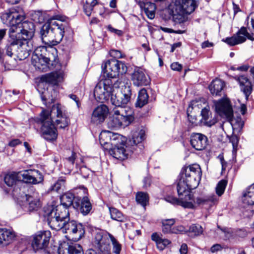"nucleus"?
I'll use <instances>...</instances> for the list:
<instances>
[{
	"label": "nucleus",
	"mask_w": 254,
	"mask_h": 254,
	"mask_svg": "<svg viewBox=\"0 0 254 254\" xmlns=\"http://www.w3.org/2000/svg\"><path fill=\"white\" fill-rule=\"evenodd\" d=\"M37 47L32 57V62L36 68L43 70L45 67L57 69L50 73L42 75L35 79H64L66 78L65 67L59 64L58 51L49 44Z\"/></svg>",
	"instance_id": "nucleus-1"
},
{
	"label": "nucleus",
	"mask_w": 254,
	"mask_h": 254,
	"mask_svg": "<svg viewBox=\"0 0 254 254\" xmlns=\"http://www.w3.org/2000/svg\"><path fill=\"white\" fill-rule=\"evenodd\" d=\"M109 99L111 103L116 106L112 113L108 125L111 127H119L128 126L133 120V111L126 106L130 102L131 98L121 92H112Z\"/></svg>",
	"instance_id": "nucleus-2"
},
{
	"label": "nucleus",
	"mask_w": 254,
	"mask_h": 254,
	"mask_svg": "<svg viewBox=\"0 0 254 254\" xmlns=\"http://www.w3.org/2000/svg\"><path fill=\"white\" fill-rule=\"evenodd\" d=\"M25 18L23 15L13 9L3 13L1 16L3 22L10 27L9 31L13 29V33L21 34L24 39L32 41L35 31V25L32 22L24 21Z\"/></svg>",
	"instance_id": "nucleus-3"
},
{
	"label": "nucleus",
	"mask_w": 254,
	"mask_h": 254,
	"mask_svg": "<svg viewBox=\"0 0 254 254\" xmlns=\"http://www.w3.org/2000/svg\"><path fill=\"white\" fill-rule=\"evenodd\" d=\"M66 115L63 107L60 104H56L52 106L51 112L43 110L40 114L37 123L41 124V131L43 137L48 141L56 139L58 133L57 129L53 123V120Z\"/></svg>",
	"instance_id": "nucleus-4"
},
{
	"label": "nucleus",
	"mask_w": 254,
	"mask_h": 254,
	"mask_svg": "<svg viewBox=\"0 0 254 254\" xmlns=\"http://www.w3.org/2000/svg\"><path fill=\"white\" fill-rule=\"evenodd\" d=\"M131 84L129 82L123 80H116L113 83L112 80H100L94 89V95L101 102L109 100L111 94L115 92L116 90L120 88L121 94L127 95L131 97Z\"/></svg>",
	"instance_id": "nucleus-5"
},
{
	"label": "nucleus",
	"mask_w": 254,
	"mask_h": 254,
	"mask_svg": "<svg viewBox=\"0 0 254 254\" xmlns=\"http://www.w3.org/2000/svg\"><path fill=\"white\" fill-rule=\"evenodd\" d=\"M110 54L113 58L103 62L100 79L119 77L120 75H123L127 71V67L125 63L117 59L124 57L120 51L111 50Z\"/></svg>",
	"instance_id": "nucleus-6"
},
{
	"label": "nucleus",
	"mask_w": 254,
	"mask_h": 254,
	"mask_svg": "<svg viewBox=\"0 0 254 254\" xmlns=\"http://www.w3.org/2000/svg\"><path fill=\"white\" fill-rule=\"evenodd\" d=\"M68 24L49 19L41 28L39 34L45 44L56 46L63 40Z\"/></svg>",
	"instance_id": "nucleus-7"
},
{
	"label": "nucleus",
	"mask_w": 254,
	"mask_h": 254,
	"mask_svg": "<svg viewBox=\"0 0 254 254\" xmlns=\"http://www.w3.org/2000/svg\"><path fill=\"white\" fill-rule=\"evenodd\" d=\"M47 220L52 229L57 231L62 230L65 221L69 220L68 211L61 206H57L48 213Z\"/></svg>",
	"instance_id": "nucleus-8"
},
{
	"label": "nucleus",
	"mask_w": 254,
	"mask_h": 254,
	"mask_svg": "<svg viewBox=\"0 0 254 254\" xmlns=\"http://www.w3.org/2000/svg\"><path fill=\"white\" fill-rule=\"evenodd\" d=\"M195 0H176L172 10L173 18L175 22L179 23L185 21L183 15L190 14L197 7Z\"/></svg>",
	"instance_id": "nucleus-9"
},
{
	"label": "nucleus",
	"mask_w": 254,
	"mask_h": 254,
	"mask_svg": "<svg viewBox=\"0 0 254 254\" xmlns=\"http://www.w3.org/2000/svg\"><path fill=\"white\" fill-rule=\"evenodd\" d=\"M60 80H39L37 84V89L41 94L44 104L48 107L47 102H54L52 96L50 95V91H56L60 87Z\"/></svg>",
	"instance_id": "nucleus-10"
},
{
	"label": "nucleus",
	"mask_w": 254,
	"mask_h": 254,
	"mask_svg": "<svg viewBox=\"0 0 254 254\" xmlns=\"http://www.w3.org/2000/svg\"><path fill=\"white\" fill-rule=\"evenodd\" d=\"M202 173L200 166L194 164L182 168L180 176L190 182L191 187L196 188L200 181Z\"/></svg>",
	"instance_id": "nucleus-11"
},
{
	"label": "nucleus",
	"mask_w": 254,
	"mask_h": 254,
	"mask_svg": "<svg viewBox=\"0 0 254 254\" xmlns=\"http://www.w3.org/2000/svg\"><path fill=\"white\" fill-rule=\"evenodd\" d=\"M21 34L13 33V29L9 31V36L7 40V43L5 47L6 55L11 57L13 55H16L19 46L24 45L21 40Z\"/></svg>",
	"instance_id": "nucleus-12"
},
{
	"label": "nucleus",
	"mask_w": 254,
	"mask_h": 254,
	"mask_svg": "<svg viewBox=\"0 0 254 254\" xmlns=\"http://www.w3.org/2000/svg\"><path fill=\"white\" fill-rule=\"evenodd\" d=\"M62 230L66 233L72 235V239L74 241L79 240L85 233L83 225L81 223H77L74 221H65Z\"/></svg>",
	"instance_id": "nucleus-13"
},
{
	"label": "nucleus",
	"mask_w": 254,
	"mask_h": 254,
	"mask_svg": "<svg viewBox=\"0 0 254 254\" xmlns=\"http://www.w3.org/2000/svg\"><path fill=\"white\" fill-rule=\"evenodd\" d=\"M247 38L251 41L254 40V37L248 32L247 28L243 26L235 35L227 37L225 39H223L222 41L231 46H233L244 43Z\"/></svg>",
	"instance_id": "nucleus-14"
},
{
	"label": "nucleus",
	"mask_w": 254,
	"mask_h": 254,
	"mask_svg": "<svg viewBox=\"0 0 254 254\" xmlns=\"http://www.w3.org/2000/svg\"><path fill=\"white\" fill-rule=\"evenodd\" d=\"M122 138L125 139L120 134L107 130L102 131L99 135L100 143L106 150L113 145H116L117 141L119 142Z\"/></svg>",
	"instance_id": "nucleus-15"
},
{
	"label": "nucleus",
	"mask_w": 254,
	"mask_h": 254,
	"mask_svg": "<svg viewBox=\"0 0 254 254\" xmlns=\"http://www.w3.org/2000/svg\"><path fill=\"white\" fill-rule=\"evenodd\" d=\"M215 111L219 115L227 120H231L233 116V110L228 99H222L215 104Z\"/></svg>",
	"instance_id": "nucleus-16"
},
{
	"label": "nucleus",
	"mask_w": 254,
	"mask_h": 254,
	"mask_svg": "<svg viewBox=\"0 0 254 254\" xmlns=\"http://www.w3.org/2000/svg\"><path fill=\"white\" fill-rule=\"evenodd\" d=\"M109 236L103 232H98L96 234L93 241L94 249L97 253H101L105 252H110V245Z\"/></svg>",
	"instance_id": "nucleus-17"
},
{
	"label": "nucleus",
	"mask_w": 254,
	"mask_h": 254,
	"mask_svg": "<svg viewBox=\"0 0 254 254\" xmlns=\"http://www.w3.org/2000/svg\"><path fill=\"white\" fill-rule=\"evenodd\" d=\"M51 237L49 231L39 232L33 238L32 247L35 251L45 249L48 246Z\"/></svg>",
	"instance_id": "nucleus-18"
},
{
	"label": "nucleus",
	"mask_w": 254,
	"mask_h": 254,
	"mask_svg": "<svg viewBox=\"0 0 254 254\" xmlns=\"http://www.w3.org/2000/svg\"><path fill=\"white\" fill-rule=\"evenodd\" d=\"M181 178L179 179L177 184V191L179 197H183L186 201L192 199V195L190 193V190L195 189L196 188L191 187L190 186V182L187 181L184 178L180 176Z\"/></svg>",
	"instance_id": "nucleus-19"
},
{
	"label": "nucleus",
	"mask_w": 254,
	"mask_h": 254,
	"mask_svg": "<svg viewBox=\"0 0 254 254\" xmlns=\"http://www.w3.org/2000/svg\"><path fill=\"white\" fill-rule=\"evenodd\" d=\"M122 139L119 142L117 141L116 145H113L107 149L110 155L117 159L124 160L128 155V151L125 148L123 143L124 140Z\"/></svg>",
	"instance_id": "nucleus-20"
},
{
	"label": "nucleus",
	"mask_w": 254,
	"mask_h": 254,
	"mask_svg": "<svg viewBox=\"0 0 254 254\" xmlns=\"http://www.w3.org/2000/svg\"><path fill=\"white\" fill-rule=\"evenodd\" d=\"M206 136L200 133H192L190 135V143L191 146L197 150H202L207 145Z\"/></svg>",
	"instance_id": "nucleus-21"
},
{
	"label": "nucleus",
	"mask_w": 254,
	"mask_h": 254,
	"mask_svg": "<svg viewBox=\"0 0 254 254\" xmlns=\"http://www.w3.org/2000/svg\"><path fill=\"white\" fill-rule=\"evenodd\" d=\"M109 113V109L105 105L97 106L93 111L91 121L92 123L98 124L103 122Z\"/></svg>",
	"instance_id": "nucleus-22"
},
{
	"label": "nucleus",
	"mask_w": 254,
	"mask_h": 254,
	"mask_svg": "<svg viewBox=\"0 0 254 254\" xmlns=\"http://www.w3.org/2000/svg\"><path fill=\"white\" fill-rule=\"evenodd\" d=\"M74 208L79 209L83 215H86L91 210L92 205L87 196H84L81 198V196H77L75 199Z\"/></svg>",
	"instance_id": "nucleus-23"
},
{
	"label": "nucleus",
	"mask_w": 254,
	"mask_h": 254,
	"mask_svg": "<svg viewBox=\"0 0 254 254\" xmlns=\"http://www.w3.org/2000/svg\"><path fill=\"white\" fill-rule=\"evenodd\" d=\"M21 42H23L24 45H20L19 46L18 52H16V56L20 60L25 59L29 55V52L32 50V41L27 40L21 38Z\"/></svg>",
	"instance_id": "nucleus-24"
},
{
	"label": "nucleus",
	"mask_w": 254,
	"mask_h": 254,
	"mask_svg": "<svg viewBox=\"0 0 254 254\" xmlns=\"http://www.w3.org/2000/svg\"><path fill=\"white\" fill-rule=\"evenodd\" d=\"M16 234L14 231L7 229H0V245L6 246L11 243L15 239Z\"/></svg>",
	"instance_id": "nucleus-25"
},
{
	"label": "nucleus",
	"mask_w": 254,
	"mask_h": 254,
	"mask_svg": "<svg viewBox=\"0 0 254 254\" xmlns=\"http://www.w3.org/2000/svg\"><path fill=\"white\" fill-rule=\"evenodd\" d=\"M34 174L30 175L26 171H24L23 173L20 172V175H21L23 179L26 182L37 184L41 183L43 181V176L39 171L33 172Z\"/></svg>",
	"instance_id": "nucleus-26"
},
{
	"label": "nucleus",
	"mask_w": 254,
	"mask_h": 254,
	"mask_svg": "<svg viewBox=\"0 0 254 254\" xmlns=\"http://www.w3.org/2000/svg\"><path fill=\"white\" fill-rule=\"evenodd\" d=\"M211 115L209 106L205 105L201 111V122L204 125L208 127H212L218 122L217 118L215 116L210 119Z\"/></svg>",
	"instance_id": "nucleus-27"
},
{
	"label": "nucleus",
	"mask_w": 254,
	"mask_h": 254,
	"mask_svg": "<svg viewBox=\"0 0 254 254\" xmlns=\"http://www.w3.org/2000/svg\"><path fill=\"white\" fill-rule=\"evenodd\" d=\"M58 253L59 254H83L82 247L77 244L60 247Z\"/></svg>",
	"instance_id": "nucleus-28"
},
{
	"label": "nucleus",
	"mask_w": 254,
	"mask_h": 254,
	"mask_svg": "<svg viewBox=\"0 0 254 254\" xmlns=\"http://www.w3.org/2000/svg\"><path fill=\"white\" fill-rule=\"evenodd\" d=\"M165 200L172 204L181 205L185 208L193 209L194 207V205L192 201H186L182 196L179 197V198H177L173 196H169L165 198Z\"/></svg>",
	"instance_id": "nucleus-29"
},
{
	"label": "nucleus",
	"mask_w": 254,
	"mask_h": 254,
	"mask_svg": "<svg viewBox=\"0 0 254 254\" xmlns=\"http://www.w3.org/2000/svg\"><path fill=\"white\" fill-rule=\"evenodd\" d=\"M205 105H208L204 99H195L191 101L187 109V113H194L199 112L200 109L204 108Z\"/></svg>",
	"instance_id": "nucleus-30"
},
{
	"label": "nucleus",
	"mask_w": 254,
	"mask_h": 254,
	"mask_svg": "<svg viewBox=\"0 0 254 254\" xmlns=\"http://www.w3.org/2000/svg\"><path fill=\"white\" fill-rule=\"evenodd\" d=\"M242 201L244 204L249 205L254 204V183L249 186L244 192Z\"/></svg>",
	"instance_id": "nucleus-31"
},
{
	"label": "nucleus",
	"mask_w": 254,
	"mask_h": 254,
	"mask_svg": "<svg viewBox=\"0 0 254 254\" xmlns=\"http://www.w3.org/2000/svg\"><path fill=\"white\" fill-rule=\"evenodd\" d=\"M76 196H74V194L70 192H67L62 195L61 197V206L63 208H65L67 210V208L71 205L74 207V203Z\"/></svg>",
	"instance_id": "nucleus-32"
},
{
	"label": "nucleus",
	"mask_w": 254,
	"mask_h": 254,
	"mask_svg": "<svg viewBox=\"0 0 254 254\" xmlns=\"http://www.w3.org/2000/svg\"><path fill=\"white\" fill-rule=\"evenodd\" d=\"M26 201L28 202V210L30 212L37 211L41 205L38 198L33 196L25 195Z\"/></svg>",
	"instance_id": "nucleus-33"
},
{
	"label": "nucleus",
	"mask_w": 254,
	"mask_h": 254,
	"mask_svg": "<svg viewBox=\"0 0 254 254\" xmlns=\"http://www.w3.org/2000/svg\"><path fill=\"white\" fill-rule=\"evenodd\" d=\"M148 95L147 91L144 88L141 89L138 92V95L136 102L135 104L137 108H142L148 102Z\"/></svg>",
	"instance_id": "nucleus-34"
},
{
	"label": "nucleus",
	"mask_w": 254,
	"mask_h": 254,
	"mask_svg": "<svg viewBox=\"0 0 254 254\" xmlns=\"http://www.w3.org/2000/svg\"><path fill=\"white\" fill-rule=\"evenodd\" d=\"M225 85L223 80H212L209 86V88L213 95H218L221 92Z\"/></svg>",
	"instance_id": "nucleus-35"
},
{
	"label": "nucleus",
	"mask_w": 254,
	"mask_h": 254,
	"mask_svg": "<svg viewBox=\"0 0 254 254\" xmlns=\"http://www.w3.org/2000/svg\"><path fill=\"white\" fill-rule=\"evenodd\" d=\"M151 239L153 241L156 242L157 248L160 250H163L171 243V242L168 239L161 238L156 233L152 234Z\"/></svg>",
	"instance_id": "nucleus-36"
},
{
	"label": "nucleus",
	"mask_w": 254,
	"mask_h": 254,
	"mask_svg": "<svg viewBox=\"0 0 254 254\" xmlns=\"http://www.w3.org/2000/svg\"><path fill=\"white\" fill-rule=\"evenodd\" d=\"M241 91H242L246 96V99H248L249 96L251 94L253 88L250 80H238Z\"/></svg>",
	"instance_id": "nucleus-37"
},
{
	"label": "nucleus",
	"mask_w": 254,
	"mask_h": 254,
	"mask_svg": "<svg viewBox=\"0 0 254 254\" xmlns=\"http://www.w3.org/2000/svg\"><path fill=\"white\" fill-rule=\"evenodd\" d=\"M145 132L143 129L140 130L138 132H135L133 133L132 139L129 141L131 145H134L137 146L138 144L141 143L145 139Z\"/></svg>",
	"instance_id": "nucleus-38"
},
{
	"label": "nucleus",
	"mask_w": 254,
	"mask_h": 254,
	"mask_svg": "<svg viewBox=\"0 0 254 254\" xmlns=\"http://www.w3.org/2000/svg\"><path fill=\"white\" fill-rule=\"evenodd\" d=\"M174 219H162V232L164 234H172V226L175 223Z\"/></svg>",
	"instance_id": "nucleus-39"
},
{
	"label": "nucleus",
	"mask_w": 254,
	"mask_h": 254,
	"mask_svg": "<svg viewBox=\"0 0 254 254\" xmlns=\"http://www.w3.org/2000/svg\"><path fill=\"white\" fill-rule=\"evenodd\" d=\"M109 211L111 217L113 220L120 222H123L125 220V217L124 215L117 208L114 207H109Z\"/></svg>",
	"instance_id": "nucleus-40"
},
{
	"label": "nucleus",
	"mask_w": 254,
	"mask_h": 254,
	"mask_svg": "<svg viewBox=\"0 0 254 254\" xmlns=\"http://www.w3.org/2000/svg\"><path fill=\"white\" fill-rule=\"evenodd\" d=\"M136 200L138 203L145 208L149 201L148 194L146 192H138L136 194Z\"/></svg>",
	"instance_id": "nucleus-41"
},
{
	"label": "nucleus",
	"mask_w": 254,
	"mask_h": 254,
	"mask_svg": "<svg viewBox=\"0 0 254 254\" xmlns=\"http://www.w3.org/2000/svg\"><path fill=\"white\" fill-rule=\"evenodd\" d=\"M19 175H20V172L18 174L14 173L6 175L4 179L5 183L9 187L12 186L16 183Z\"/></svg>",
	"instance_id": "nucleus-42"
},
{
	"label": "nucleus",
	"mask_w": 254,
	"mask_h": 254,
	"mask_svg": "<svg viewBox=\"0 0 254 254\" xmlns=\"http://www.w3.org/2000/svg\"><path fill=\"white\" fill-rule=\"evenodd\" d=\"M55 123L60 128H64L68 126L69 123V119L65 115L61 117L57 118L55 120Z\"/></svg>",
	"instance_id": "nucleus-43"
},
{
	"label": "nucleus",
	"mask_w": 254,
	"mask_h": 254,
	"mask_svg": "<svg viewBox=\"0 0 254 254\" xmlns=\"http://www.w3.org/2000/svg\"><path fill=\"white\" fill-rule=\"evenodd\" d=\"M131 79H146L144 70L138 67H136L134 72L131 74Z\"/></svg>",
	"instance_id": "nucleus-44"
},
{
	"label": "nucleus",
	"mask_w": 254,
	"mask_h": 254,
	"mask_svg": "<svg viewBox=\"0 0 254 254\" xmlns=\"http://www.w3.org/2000/svg\"><path fill=\"white\" fill-rule=\"evenodd\" d=\"M189 232L194 236L201 234L203 232L202 227L199 224H192L189 228Z\"/></svg>",
	"instance_id": "nucleus-45"
},
{
	"label": "nucleus",
	"mask_w": 254,
	"mask_h": 254,
	"mask_svg": "<svg viewBox=\"0 0 254 254\" xmlns=\"http://www.w3.org/2000/svg\"><path fill=\"white\" fill-rule=\"evenodd\" d=\"M65 180L64 178L59 179L54 185L51 186L50 190L59 192L64 186Z\"/></svg>",
	"instance_id": "nucleus-46"
},
{
	"label": "nucleus",
	"mask_w": 254,
	"mask_h": 254,
	"mask_svg": "<svg viewBox=\"0 0 254 254\" xmlns=\"http://www.w3.org/2000/svg\"><path fill=\"white\" fill-rule=\"evenodd\" d=\"M227 184V181L222 180L219 181L216 187V192L218 196L222 195L225 190Z\"/></svg>",
	"instance_id": "nucleus-47"
},
{
	"label": "nucleus",
	"mask_w": 254,
	"mask_h": 254,
	"mask_svg": "<svg viewBox=\"0 0 254 254\" xmlns=\"http://www.w3.org/2000/svg\"><path fill=\"white\" fill-rule=\"evenodd\" d=\"M231 123V125L235 128L238 129H242L244 126V122L241 117H237L233 119V116L232 117L231 120H228Z\"/></svg>",
	"instance_id": "nucleus-48"
},
{
	"label": "nucleus",
	"mask_w": 254,
	"mask_h": 254,
	"mask_svg": "<svg viewBox=\"0 0 254 254\" xmlns=\"http://www.w3.org/2000/svg\"><path fill=\"white\" fill-rule=\"evenodd\" d=\"M213 201V199L212 197H210L208 196L205 197H200L196 198L195 200H193L194 203L193 204L195 206L194 204H197V205H205L207 204L209 201L212 202ZM195 207L193 208H194Z\"/></svg>",
	"instance_id": "nucleus-49"
},
{
	"label": "nucleus",
	"mask_w": 254,
	"mask_h": 254,
	"mask_svg": "<svg viewBox=\"0 0 254 254\" xmlns=\"http://www.w3.org/2000/svg\"><path fill=\"white\" fill-rule=\"evenodd\" d=\"M109 236L113 245V251L115 254H120L121 250V245L118 242L114 236L109 234Z\"/></svg>",
	"instance_id": "nucleus-50"
},
{
	"label": "nucleus",
	"mask_w": 254,
	"mask_h": 254,
	"mask_svg": "<svg viewBox=\"0 0 254 254\" xmlns=\"http://www.w3.org/2000/svg\"><path fill=\"white\" fill-rule=\"evenodd\" d=\"M93 10V8L92 7V6H91V4H90V3L86 1V2L83 4V10L84 13L86 15L89 16L91 15Z\"/></svg>",
	"instance_id": "nucleus-51"
},
{
	"label": "nucleus",
	"mask_w": 254,
	"mask_h": 254,
	"mask_svg": "<svg viewBox=\"0 0 254 254\" xmlns=\"http://www.w3.org/2000/svg\"><path fill=\"white\" fill-rule=\"evenodd\" d=\"M186 231L185 228L183 226L180 225L172 228V234L183 233Z\"/></svg>",
	"instance_id": "nucleus-52"
},
{
	"label": "nucleus",
	"mask_w": 254,
	"mask_h": 254,
	"mask_svg": "<svg viewBox=\"0 0 254 254\" xmlns=\"http://www.w3.org/2000/svg\"><path fill=\"white\" fill-rule=\"evenodd\" d=\"M68 19V18L66 16H64L60 15H57L55 16H54L53 18H51L50 19H53V21L54 20H57L58 21H55L56 22H62L63 23H66L68 25V22L66 21V19Z\"/></svg>",
	"instance_id": "nucleus-53"
},
{
	"label": "nucleus",
	"mask_w": 254,
	"mask_h": 254,
	"mask_svg": "<svg viewBox=\"0 0 254 254\" xmlns=\"http://www.w3.org/2000/svg\"><path fill=\"white\" fill-rule=\"evenodd\" d=\"M189 122L193 125H196L197 124V120L195 115L192 113H187Z\"/></svg>",
	"instance_id": "nucleus-54"
},
{
	"label": "nucleus",
	"mask_w": 254,
	"mask_h": 254,
	"mask_svg": "<svg viewBox=\"0 0 254 254\" xmlns=\"http://www.w3.org/2000/svg\"><path fill=\"white\" fill-rule=\"evenodd\" d=\"M107 29L111 32L115 33L118 36H121L123 34L122 31L113 28L111 25L108 26Z\"/></svg>",
	"instance_id": "nucleus-55"
},
{
	"label": "nucleus",
	"mask_w": 254,
	"mask_h": 254,
	"mask_svg": "<svg viewBox=\"0 0 254 254\" xmlns=\"http://www.w3.org/2000/svg\"><path fill=\"white\" fill-rule=\"evenodd\" d=\"M230 141L232 143L233 148L237 147L239 141L238 137L234 135L231 136Z\"/></svg>",
	"instance_id": "nucleus-56"
},
{
	"label": "nucleus",
	"mask_w": 254,
	"mask_h": 254,
	"mask_svg": "<svg viewBox=\"0 0 254 254\" xmlns=\"http://www.w3.org/2000/svg\"><path fill=\"white\" fill-rule=\"evenodd\" d=\"M171 68L175 71H180L182 68V66L178 63H173L171 64Z\"/></svg>",
	"instance_id": "nucleus-57"
},
{
	"label": "nucleus",
	"mask_w": 254,
	"mask_h": 254,
	"mask_svg": "<svg viewBox=\"0 0 254 254\" xmlns=\"http://www.w3.org/2000/svg\"><path fill=\"white\" fill-rule=\"evenodd\" d=\"M75 156H76V153L75 152H74L73 151H72L71 156L66 159L67 161L68 162V163L70 164H71L72 165H73V164L74 163L75 159Z\"/></svg>",
	"instance_id": "nucleus-58"
},
{
	"label": "nucleus",
	"mask_w": 254,
	"mask_h": 254,
	"mask_svg": "<svg viewBox=\"0 0 254 254\" xmlns=\"http://www.w3.org/2000/svg\"><path fill=\"white\" fill-rule=\"evenodd\" d=\"M21 143V141L18 139H14L9 141L8 145L10 147H14Z\"/></svg>",
	"instance_id": "nucleus-59"
},
{
	"label": "nucleus",
	"mask_w": 254,
	"mask_h": 254,
	"mask_svg": "<svg viewBox=\"0 0 254 254\" xmlns=\"http://www.w3.org/2000/svg\"><path fill=\"white\" fill-rule=\"evenodd\" d=\"M69 97L70 99L74 100L76 104L77 107L79 108L80 107V103L79 102L78 98L76 96V95L74 94H70L69 95Z\"/></svg>",
	"instance_id": "nucleus-60"
},
{
	"label": "nucleus",
	"mask_w": 254,
	"mask_h": 254,
	"mask_svg": "<svg viewBox=\"0 0 254 254\" xmlns=\"http://www.w3.org/2000/svg\"><path fill=\"white\" fill-rule=\"evenodd\" d=\"M181 254H188V246L186 244H183L180 249Z\"/></svg>",
	"instance_id": "nucleus-61"
},
{
	"label": "nucleus",
	"mask_w": 254,
	"mask_h": 254,
	"mask_svg": "<svg viewBox=\"0 0 254 254\" xmlns=\"http://www.w3.org/2000/svg\"><path fill=\"white\" fill-rule=\"evenodd\" d=\"M143 187L144 188H146L150 186L151 184V179L149 177H147L144 178L143 179Z\"/></svg>",
	"instance_id": "nucleus-62"
},
{
	"label": "nucleus",
	"mask_w": 254,
	"mask_h": 254,
	"mask_svg": "<svg viewBox=\"0 0 254 254\" xmlns=\"http://www.w3.org/2000/svg\"><path fill=\"white\" fill-rule=\"evenodd\" d=\"M6 29H0V45L1 44L2 41L6 35Z\"/></svg>",
	"instance_id": "nucleus-63"
},
{
	"label": "nucleus",
	"mask_w": 254,
	"mask_h": 254,
	"mask_svg": "<svg viewBox=\"0 0 254 254\" xmlns=\"http://www.w3.org/2000/svg\"><path fill=\"white\" fill-rule=\"evenodd\" d=\"M145 13L147 17L150 19H153L155 17V12L153 11H150L148 9L145 10Z\"/></svg>",
	"instance_id": "nucleus-64"
}]
</instances>
